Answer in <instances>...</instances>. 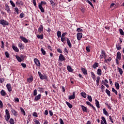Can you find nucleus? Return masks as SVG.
Listing matches in <instances>:
<instances>
[{
    "label": "nucleus",
    "instance_id": "nucleus-1",
    "mask_svg": "<svg viewBox=\"0 0 124 124\" xmlns=\"http://www.w3.org/2000/svg\"><path fill=\"white\" fill-rule=\"evenodd\" d=\"M5 113L6 115L5 117V120L6 121V122H8V121H9V119H10V114L9 113V111L8 110V109L5 110Z\"/></svg>",
    "mask_w": 124,
    "mask_h": 124
},
{
    "label": "nucleus",
    "instance_id": "nucleus-2",
    "mask_svg": "<svg viewBox=\"0 0 124 124\" xmlns=\"http://www.w3.org/2000/svg\"><path fill=\"white\" fill-rule=\"evenodd\" d=\"M100 59L101 60H103V59H106V53H105V51L103 50L101 51V53L100 56Z\"/></svg>",
    "mask_w": 124,
    "mask_h": 124
},
{
    "label": "nucleus",
    "instance_id": "nucleus-3",
    "mask_svg": "<svg viewBox=\"0 0 124 124\" xmlns=\"http://www.w3.org/2000/svg\"><path fill=\"white\" fill-rule=\"evenodd\" d=\"M0 24L4 27L5 26H8L9 23L4 19L0 20Z\"/></svg>",
    "mask_w": 124,
    "mask_h": 124
},
{
    "label": "nucleus",
    "instance_id": "nucleus-4",
    "mask_svg": "<svg viewBox=\"0 0 124 124\" xmlns=\"http://www.w3.org/2000/svg\"><path fill=\"white\" fill-rule=\"evenodd\" d=\"M82 36L83 34L82 33H78L77 34L78 40H81V39H82Z\"/></svg>",
    "mask_w": 124,
    "mask_h": 124
},
{
    "label": "nucleus",
    "instance_id": "nucleus-5",
    "mask_svg": "<svg viewBox=\"0 0 124 124\" xmlns=\"http://www.w3.org/2000/svg\"><path fill=\"white\" fill-rule=\"evenodd\" d=\"M5 9L8 12V13H11V11H10V8H9V6L7 4H5Z\"/></svg>",
    "mask_w": 124,
    "mask_h": 124
},
{
    "label": "nucleus",
    "instance_id": "nucleus-6",
    "mask_svg": "<svg viewBox=\"0 0 124 124\" xmlns=\"http://www.w3.org/2000/svg\"><path fill=\"white\" fill-rule=\"evenodd\" d=\"M6 88L8 92H12V87H11V84L8 83L6 85Z\"/></svg>",
    "mask_w": 124,
    "mask_h": 124
},
{
    "label": "nucleus",
    "instance_id": "nucleus-7",
    "mask_svg": "<svg viewBox=\"0 0 124 124\" xmlns=\"http://www.w3.org/2000/svg\"><path fill=\"white\" fill-rule=\"evenodd\" d=\"M34 62L37 66H40V62H39V60H38L37 58H35L34 59Z\"/></svg>",
    "mask_w": 124,
    "mask_h": 124
},
{
    "label": "nucleus",
    "instance_id": "nucleus-8",
    "mask_svg": "<svg viewBox=\"0 0 124 124\" xmlns=\"http://www.w3.org/2000/svg\"><path fill=\"white\" fill-rule=\"evenodd\" d=\"M38 74H39L40 79L42 80H44V79H46V77L44 75H43L42 74H41V72H38Z\"/></svg>",
    "mask_w": 124,
    "mask_h": 124
},
{
    "label": "nucleus",
    "instance_id": "nucleus-9",
    "mask_svg": "<svg viewBox=\"0 0 124 124\" xmlns=\"http://www.w3.org/2000/svg\"><path fill=\"white\" fill-rule=\"evenodd\" d=\"M75 92H73V95L69 96L68 99L71 100L72 99H74L75 98Z\"/></svg>",
    "mask_w": 124,
    "mask_h": 124
},
{
    "label": "nucleus",
    "instance_id": "nucleus-10",
    "mask_svg": "<svg viewBox=\"0 0 124 124\" xmlns=\"http://www.w3.org/2000/svg\"><path fill=\"white\" fill-rule=\"evenodd\" d=\"M20 38L21 40H22V41H23V42H24V43H28V42H29V41L27 39V38L21 36L20 37Z\"/></svg>",
    "mask_w": 124,
    "mask_h": 124
},
{
    "label": "nucleus",
    "instance_id": "nucleus-11",
    "mask_svg": "<svg viewBox=\"0 0 124 124\" xmlns=\"http://www.w3.org/2000/svg\"><path fill=\"white\" fill-rule=\"evenodd\" d=\"M59 61L61 62H63V61H65V58L62 54H61L59 56Z\"/></svg>",
    "mask_w": 124,
    "mask_h": 124
},
{
    "label": "nucleus",
    "instance_id": "nucleus-12",
    "mask_svg": "<svg viewBox=\"0 0 124 124\" xmlns=\"http://www.w3.org/2000/svg\"><path fill=\"white\" fill-rule=\"evenodd\" d=\"M117 59H118L119 60H121L122 59V54H121V52L120 51H118L117 54Z\"/></svg>",
    "mask_w": 124,
    "mask_h": 124
},
{
    "label": "nucleus",
    "instance_id": "nucleus-13",
    "mask_svg": "<svg viewBox=\"0 0 124 124\" xmlns=\"http://www.w3.org/2000/svg\"><path fill=\"white\" fill-rule=\"evenodd\" d=\"M41 98V94H39L35 97L34 100L35 101H38L39 99Z\"/></svg>",
    "mask_w": 124,
    "mask_h": 124
},
{
    "label": "nucleus",
    "instance_id": "nucleus-14",
    "mask_svg": "<svg viewBox=\"0 0 124 124\" xmlns=\"http://www.w3.org/2000/svg\"><path fill=\"white\" fill-rule=\"evenodd\" d=\"M38 7H39V9H40L41 12L42 13H44L45 11L44 10V8H43V7H42V4H39L38 5Z\"/></svg>",
    "mask_w": 124,
    "mask_h": 124
},
{
    "label": "nucleus",
    "instance_id": "nucleus-15",
    "mask_svg": "<svg viewBox=\"0 0 124 124\" xmlns=\"http://www.w3.org/2000/svg\"><path fill=\"white\" fill-rule=\"evenodd\" d=\"M66 41L69 48H71V47H72V45L71 44V42L68 38H67Z\"/></svg>",
    "mask_w": 124,
    "mask_h": 124
},
{
    "label": "nucleus",
    "instance_id": "nucleus-16",
    "mask_svg": "<svg viewBox=\"0 0 124 124\" xmlns=\"http://www.w3.org/2000/svg\"><path fill=\"white\" fill-rule=\"evenodd\" d=\"M16 4L18 6H21V5H23V1L22 0H18L16 2Z\"/></svg>",
    "mask_w": 124,
    "mask_h": 124
},
{
    "label": "nucleus",
    "instance_id": "nucleus-17",
    "mask_svg": "<svg viewBox=\"0 0 124 124\" xmlns=\"http://www.w3.org/2000/svg\"><path fill=\"white\" fill-rule=\"evenodd\" d=\"M11 112L12 114L14 115V116H15L16 117H17V113L15 109H14L13 108H12Z\"/></svg>",
    "mask_w": 124,
    "mask_h": 124
},
{
    "label": "nucleus",
    "instance_id": "nucleus-18",
    "mask_svg": "<svg viewBox=\"0 0 124 124\" xmlns=\"http://www.w3.org/2000/svg\"><path fill=\"white\" fill-rule=\"evenodd\" d=\"M103 112L104 115H105V116H109V113L107 111H106V109L105 108L103 109Z\"/></svg>",
    "mask_w": 124,
    "mask_h": 124
},
{
    "label": "nucleus",
    "instance_id": "nucleus-19",
    "mask_svg": "<svg viewBox=\"0 0 124 124\" xmlns=\"http://www.w3.org/2000/svg\"><path fill=\"white\" fill-rule=\"evenodd\" d=\"M80 107H81V108H82V110L83 112H87V110H88V108H87V107H86L83 105H81Z\"/></svg>",
    "mask_w": 124,
    "mask_h": 124
},
{
    "label": "nucleus",
    "instance_id": "nucleus-20",
    "mask_svg": "<svg viewBox=\"0 0 124 124\" xmlns=\"http://www.w3.org/2000/svg\"><path fill=\"white\" fill-rule=\"evenodd\" d=\"M95 105L97 108H100V106L99 105V102L97 99L95 100Z\"/></svg>",
    "mask_w": 124,
    "mask_h": 124
},
{
    "label": "nucleus",
    "instance_id": "nucleus-21",
    "mask_svg": "<svg viewBox=\"0 0 124 124\" xmlns=\"http://www.w3.org/2000/svg\"><path fill=\"white\" fill-rule=\"evenodd\" d=\"M80 95H81L82 97H84V98H86L87 97V93L85 92H81L80 93Z\"/></svg>",
    "mask_w": 124,
    "mask_h": 124
},
{
    "label": "nucleus",
    "instance_id": "nucleus-22",
    "mask_svg": "<svg viewBox=\"0 0 124 124\" xmlns=\"http://www.w3.org/2000/svg\"><path fill=\"white\" fill-rule=\"evenodd\" d=\"M12 48L13 50L15 51V52H17V53L18 52H19V49H18V47H17V46H13Z\"/></svg>",
    "mask_w": 124,
    "mask_h": 124
},
{
    "label": "nucleus",
    "instance_id": "nucleus-23",
    "mask_svg": "<svg viewBox=\"0 0 124 124\" xmlns=\"http://www.w3.org/2000/svg\"><path fill=\"white\" fill-rule=\"evenodd\" d=\"M67 69L68 71H69V72H72V71H73L72 68L71 67V66H70L69 65H68L67 66Z\"/></svg>",
    "mask_w": 124,
    "mask_h": 124
},
{
    "label": "nucleus",
    "instance_id": "nucleus-24",
    "mask_svg": "<svg viewBox=\"0 0 124 124\" xmlns=\"http://www.w3.org/2000/svg\"><path fill=\"white\" fill-rule=\"evenodd\" d=\"M81 71L84 75H87V70H86V69L84 68H81Z\"/></svg>",
    "mask_w": 124,
    "mask_h": 124
},
{
    "label": "nucleus",
    "instance_id": "nucleus-25",
    "mask_svg": "<svg viewBox=\"0 0 124 124\" xmlns=\"http://www.w3.org/2000/svg\"><path fill=\"white\" fill-rule=\"evenodd\" d=\"M20 109L21 110V112L23 113V116H26V111H25V110L23 108L20 107Z\"/></svg>",
    "mask_w": 124,
    "mask_h": 124
},
{
    "label": "nucleus",
    "instance_id": "nucleus-26",
    "mask_svg": "<svg viewBox=\"0 0 124 124\" xmlns=\"http://www.w3.org/2000/svg\"><path fill=\"white\" fill-rule=\"evenodd\" d=\"M99 81H100V77H97L96 80L97 86H99Z\"/></svg>",
    "mask_w": 124,
    "mask_h": 124
},
{
    "label": "nucleus",
    "instance_id": "nucleus-27",
    "mask_svg": "<svg viewBox=\"0 0 124 124\" xmlns=\"http://www.w3.org/2000/svg\"><path fill=\"white\" fill-rule=\"evenodd\" d=\"M32 81H33V78H32V77L27 79V82H29V83H31Z\"/></svg>",
    "mask_w": 124,
    "mask_h": 124
},
{
    "label": "nucleus",
    "instance_id": "nucleus-28",
    "mask_svg": "<svg viewBox=\"0 0 124 124\" xmlns=\"http://www.w3.org/2000/svg\"><path fill=\"white\" fill-rule=\"evenodd\" d=\"M65 103L67 105V106H68V107L70 108V109L72 108L73 107L72 104H70L69 102L67 101H66Z\"/></svg>",
    "mask_w": 124,
    "mask_h": 124
},
{
    "label": "nucleus",
    "instance_id": "nucleus-29",
    "mask_svg": "<svg viewBox=\"0 0 124 124\" xmlns=\"http://www.w3.org/2000/svg\"><path fill=\"white\" fill-rule=\"evenodd\" d=\"M16 60L18 61V62H22V59L19 56H16Z\"/></svg>",
    "mask_w": 124,
    "mask_h": 124
},
{
    "label": "nucleus",
    "instance_id": "nucleus-30",
    "mask_svg": "<svg viewBox=\"0 0 124 124\" xmlns=\"http://www.w3.org/2000/svg\"><path fill=\"white\" fill-rule=\"evenodd\" d=\"M116 47L117 48V50H120L122 49V47H121V45L120 44H118V45H116Z\"/></svg>",
    "mask_w": 124,
    "mask_h": 124
},
{
    "label": "nucleus",
    "instance_id": "nucleus-31",
    "mask_svg": "<svg viewBox=\"0 0 124 124\" xmlns=\"http://www.w3.org/2000/svg\"><path fill=\"white\" fill-rule=\"evenodd\" d=\"M93 68H94V69H95V68H96V67H98V63L97 62H95L93 65Z\"/></svg>",
    "mask_w": 124,
    "mask_h": 124
},
{
    "label": "nucleus",
    "instance_id": "nucleus-32",
    "mask_svg": "<svg viewBox=\"0 0 124 124\" xmlns=\"http://www.w3.org/2000/svg\"><path fill=\"white\" fill-rule=\"evenodd\" d=\"M118 69L119 70L120 75H123V73H124V71H123V69L120 67H118Z\"/></svg>",
    "mask_w": 124,
    "mask_h": 124
},
{
    "label": "nucleus",
    "instance_id": "nucleus-33",
    "mask_svg": "<svg viewBox=\"0 0 124 124\" xmlns=\"http://www.w3.org/2000/svg\"><path fill=\"white\" fill-rule=\"evenodd\" d=\"M38 92H40V93H44V88L42 87H38Z\"/></svg>",
    "mask_w": 124,
    "mask_h": 124
},
{
    "label": "nucleus",
    "instance_id": "nucleus-34",
    "mask_svg": "<svg viewBox=\"0 0 124 124\" xmlns=\"http://www.w3.org/2000/svg\"><path fill=\"white\" fill-rule=\"evenodd\" d=\"M38 31L39 32H41L42 31H43V26L41 25L40 27L38 29Z\"/></svg>",
    "mask_w": 124,
    "mask_h": 124
},
{
    "label": "nucleus",
    "instance_id": "nucleus-35",
    "mask_svg": "<svg viewBox=\"0 0 124 124\" xmlns=\"http://www.w3.org/2000/svg\"><path fill=\"white\" fill-rule=\"evenodd\" d=\"M57 36L58 38H60V37L62 36V32H61V31H57Z\"/></svg>",
    "mask_w": 124,
    "mask_h": 124
},
{
    "label": "nucleus",
    "instance_id": "nucleus-36",
    "mask_svg": "<svg viewBox=\"0 0 124 124\" xmlns=\"http://www.w3.org/2000/svg\"><path fill=\"white\" fill-rule=\"evenodd\" d=\"M115 86L117 90H119L120 89V84H119V83L115 82Z\"/></svg>",
    "mask_w": 124,
    "mask_h": 124
},
{
    "label": "nucleus",
    "instance_id": "nucleus-37",
    "mask_svg": "<svg viewBox=\"0 0 124 124\" xmlns=\"http://www.w3.org/2000/svg\"><path fill=\"white\" fill-rule=\"evenodd\" d=\"M9 123H10V124H15V122L14 121V119H13V118H11L10 119Z\"/></svg>",
    "mask_w": 124,
    "mask_h": 124
},
{
    "label": "nucleus",
    "instance_id": "nucleus-38",
    "mask_svg": "<svg viewBox=\"0 0 124 124\" xmlns=\"http://www.w3.org/2000/svg\"><path fill=\"white\" fill-rule=\"evenodd\" d=\"M101 72H102V71H101V69H97V74L98 75H99V76H100V75H101Z\"/></svg>",
    "mask_w": 124,
    "mask_h": 124
},
{
    "label": "nucleus",
    "instance_id": "nucleus-39",
    "mask_svg": "<svg viewBox=\"0 0 124 124\" xmlns=\"http://www.w3.org/2000/svg\"><path fill=\"white\" fill-rule=\"evenodd\" d=\"M18 47H19V48H20L21 49H24V46L23 45V44L21 43H19L18 45Z\"/></svg>",
    "mask_w": 124,
    "mask_h": 124
},
{
    "label": "nucleus",
    "instance_id": "nucleus-40",
    "mask_svg": "<svg viewBox=\"0 0 124 124\" xmlns=\"http://www.w3.org/2000/svg\"><path fill=\"white\" fill-rule=\"evenodd\" d=\"M87 98L89 101H90V102H92V101H93V98H92V96L88 95Z\"/></svg>",
    "mask_w": 124,
    "mask_h": 124
},
{
    "label": "nucleus",
    "instance_id": "nucleus-41",
    "mask_svg": "<svg viewBox=\"0 0 124 124\" xmlns=\"http://www.w3.org/2000/svg\"><path fill=\"white\" fill-rule=\"evenodd\" d=\"M86 2H88V3H89V4H90L91 5V6H92V7H93V4L92 2L90 1V0H86Z\"/></svg>",
    "mask_w": 124,
    "mask_h": 124
},
{
    "label": "nucleus",
    "instance_id": "nucleus-42",
    "mask_svg": "<svg viewBox=\"0 0 124 124\" xmlns=\"http://www.w3.org/2000/svg\"><path fill=\"white\" fill-rule=\"evenodd\" d=\"M0 93L3 96H4V95L6 94V93H5V91H4V90H1L0 92Z\"/></svg>",
    "mask_w": 124,
    "mask_h": 124
},
{
    "label": "nucleus",
    "instance_id": "nucleus-43",
    "mask_svg": "<svg viewBox=\"0 0 124 124\" xmlns=\"http://www.w3.org/2000/svg\"><path fill=\"white\" fill-rule=\"evenodd\" d=\"M37 38H39V39H43L44 36H43V34L38 35L37 36Z\"/></svg>",
    "mask_w": 124,
    "mask_h": 124
},
{
    "label": "nucleus",
    "instance_id": "nucleus-44",
    "mask_svg": "<svg viewBox=\"0 0 124 124\" xmlns=\"http://www.w3.org/2000/svg\"><path fill=\"white\" fill-rule=\"evenodd\" d=\"M106 93H107V94H108V96H111V94H110V91H109V90L106 89Z\"/></svg>",
    "mask_w": 124,
    "mask_h": 124
},
{
    "label": "nucleus",
    "instance_id": "nucleus-45",
    "mask_svg": "<svg viewBox=\"0 0 124 124\" xmlns=\"http://www.w3.org/2000/svg\"><path fill=\"white\" fill-rule=\"evenodd\" d=\"M10 2L11 5L13 6V7H15L16 6V5H15V3H14V2H13V1L10 0Z\"/></svg>",
    "mask_w": 124,
    "mask_h": 124
},
{
    "label": "nucleus",
    "instance_id": "nucleus-46",
    "mask_svg": "<svg viewBox=\"0 0 124 124\" xmlns=\"http://www.w3.org/2000/svg\"><path fill=\"white\" fill-rule=\"evenodd\" d=\"M50 2L52 6V7H55V2L53 0H50Z\"/></svg>",
    "mask_w": 124,
    "mask_h": 124
},
{
    "label": "nucleus",
    "instance_id": "nucleus-47",
    "mask_svg": "<svg viewBox=\"0 0 124 124\" xmlns=\"http://www.w3.org/2000/svg\"><path fill=\"white\" fill-rule=\"evenodd\" d=\"M41 51L43 54V55H46V51L43 49V48H41Z\"/></svg>",
    "mask_w": 124,
    "mask_h": 124
},
{
    "label": "nucleus",
    "instance_id": "nucleus-48",
    "mask_svg": "<svg viewBox=\"0 0 124 124\" xmlns=\"http://www.w3.org/2000/svg\"><path fill=\"white\" fill-rule=\"evenodd\" d=\"M37 95V90L35 89L33 91V96H36Z\"/></svg>",
    "mask_w": 124,
    "mask_h": 124
},
{
    "label": "nucleus",
    "instance_id": "nucleus-49",
    "mask_svg": "<svg viewBox=\"0 0 124 124\" xmlns=\"http://www.w3.org/2000/svg\"><path fill=\"white\" fill-rule=\"evenodd\" d=\"M119 31L121 35H124V31H123V29H119Z\"/></svg>",
    "mask_w": 124,
    "mask_h": 124
},
{
    "label": "nucleus",
    "instance_id": "nucleus-50",
    "mask_svg": "<svg viewBox=\"0 0 124 124\" xmlns=\"http://www.w3.org/2000/svg\"><path fill=\"white\" fill-rule=\"evenodd\" d=\"M102 120L103 122H104V124H107V122H106V119H105V118L104 117H102Z\"/></svg>",
    "mask_w": 124,
    "mask_h": 124
},
{
    "label": "nucleus",
    "instance_id": "nucleus-51",
    "mask_svg": "<svg viewBox=\"0 0 124 124\" xmlns=\"http://www.w3.org/2000/svg\"><path fill=\"white\" fill-rule=\"evenodd\" d=\"M112 90L113 93H115V94H118L117 91V90H115V88H112Z\"/></svg>",
    "mask_w": 124,
    "mask_h": 124
},
{
    "label": "nucleus",
    "instance_id": "nucleus-52",
    "mask_svg": "<svg viewBox=\"0 0 124 124\" xmlns=\"http://www.w3.org/2000/svg\"><path fill=\"white\" fill-rule=\"evenodd\" d=\"M3 108V103H2V101L1 100H0V108Z\"/></svg>",
    "mask_w": 124,
    "mask_h": 124
},
{
    "label": "nucleus",
    "instance_id": "nucleus-53",
    "mask_svg": "<svg viewBox=\"0 0 124 124\" xmlns=\"http://www.w3.org/2000/svg\"><path fill=\"white\" fill-rule=\"evenodd\" d=\"M15 11L17 13V14H19V9H18V8H15Z\"/></svg>",
    "mask_w": 124,
    "mask_h": 124
},
{
    "label": "nucleus",
    "instance_id": "nucleus-54",
    "mask_svg": "<svg viewBox=\"0 0 124 124\" xmlns=\"http://www.w3.org/2000/svg\"><path fill=\"white\" fill-rule=\"evenodd\" d=\"M77 31H78V32H81V31H83V30L80 28H78L77 29Z\"/></svg>",
    "mask_w": 124,
    "mask_h": 124
},
{
    "label": "nucleus",
    "instance_id": "nucleus-55",
    "mask_svg": "<svg viewBox=\"0 0 124 124\" xmlns=\"http://www.w3.org/2000/svg\"><path fill=\"white\" fill-rule=\"evenodd\" d=\"M5 55L6 58H9V53H8V52H7V51L5 52Z\"/></svg>",
    "mask_w": 124,
    "mask_h": 124
},
{
    "label": "nucleus",
    "instance_id": "nucleus-56",
    "mask_svg": "<svg viewBox=\"0 0 124 124\" xmlns=\"http://www.w3.org/2000/svg\"><path fill=\"white\" fill-rule=\"evenodd\" d=\"M21 65L22 67H24V68H26L27 67V65L25 63H22Z\"/></svg>",
    "mask_w": 124,
    "mask_h": 124
},
{
    "label": "nucleus",
    "instance_id": "nucleus-57",
    "mask_svg": "<svg viewBox=\"0 0 124 124\" xmlns=\"http://www.w3.org/2000/svg\"><path fill=\"white\" fill-rule=\"evenodd\" d=\"M33 117H38V114L36 112H34L33 113Z\"/></svg>",
    "mask_w": 124,
    "mask_h": 124
},
{
    "label": "nucleus",
    "instance_id": "nucleus-58",
    "mask_svg": "<svg viewBox=\"0 0 124 124\" xmlns=\"http://www.w3.org/2000/svg\"><path fill=\"white\" fill-rule=\"evenodd\" d=\"M20 18H23L25 16V14H24V13H22L20 14Z\"/></svg>",
    "mask_w": 124,
    "mask_h": 124
},
{
    "label": "nucleus",
    "instance_id": "nucleus-59",
    "mask_svg": "<svg viewBox=\"0 0 124 124\" xmlns=\"http://www.w3.org/2000/svg\"><path fill=\"white\" fill-rule=\"evenodd\" d=\"M86 104H87V105H89V106H90L91 107L93 106V105H92V104H91V102L89 101L86 102Z\"/></svg>",
    "mask_w": 124,
    "mask_h": 124
},
{
    "label": "nucleus",
    "instance_id": "nucleus-60",
    "mask_svg": "<svg viewBox=\"0 0 124 124\" xmlns=\"http://www.w3.org/2000/svg\"><path fill=\"white\" fill-rule=\"evenodd\" d=\"M4 81V78H0V83H2Z\"/></svg>",
    "mask_w": 124,
    "mask_h": 124
},
{
    "label": "nucleus",
    "instance_id": "nucleus-61",
    "mask_svg": "<svg viewBox=\"0 0 124 124\" xmlns=\"http://www.w3.org/2000/svg\"><path fill=\"white\" fill-rule=\"evenodd\" d=\"M114 6H115V3H112L110 5V8H113V7H114Z\"/></svg>",
    "mask_w": 124,
    "mask_h": 124
},
{
    "label": "nucleus",
    "instance_id": "nucleus-62",
    "mask_svg": "<svg viewBox=\"0 0 124 124\" xmlns=\"http://www.w3.org/2000/svg\"><path fill=\"white\" fill-rule=\"evenodd\" d=\"M57 52L59 53H62V49L61 48H57Z\"/></svg>",
    "mask_w": 124,
    "mask_h": 124
},
{
    "label": "nucleus",
    "instance_id": "nucleus-63",
    "mask_svg": "<svg viewBox=\"0 0 124 124\" xmlns=\"http://www.w3.org/2000/svg\"><path fill=\"white\" fill-rule=\"evenodd\" d=\"M67 33L66 32H64L62 34V37H64L65 35H66Z\"/></svg>",
    "mask_w": 124,
    "mask_h": 124
},
{
    "label": "nucleus",
    "instance_id": "nucleus-64",
    "mask_svg": "<svg viewBox=\"0 0 124 124\" xmlns=\"http://www.w3.org/2000/svg\"><path fill=\"white\" fill-rule=\"evenodd\" d=\"M60 121L61 124H64V123H63V120H62V119H60Z\"/></svg>",
    "mask_w": 124,
    "mask_h": 124
}]
</instances>
